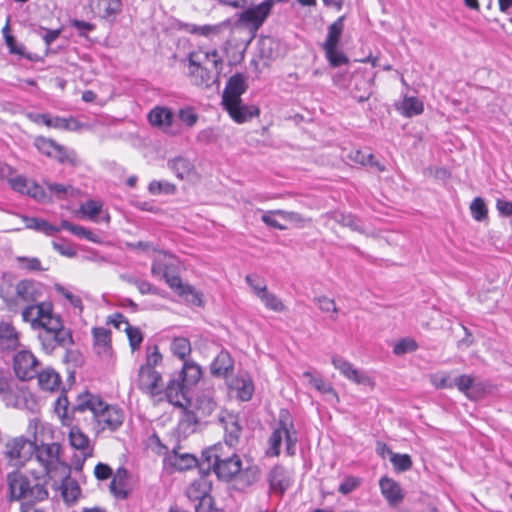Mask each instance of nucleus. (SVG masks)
Masks as SVG:
<instances>
[{
  "label": "nucleus",
  "instance_id": "473e14b6",
  "mask_svg": "<svg viewBox=\"0 0 512 512\" xmlns=\"http://www.w3.org/2000/svg\"><path fill=\"white\" fill-rule=\"evenodd\" d=\"M167 460L171 466L180 471L191 469L197 464V459L193 455L178 454L176 451H173Z\"/></svg>",
  "mask_w": 512,
  "mask_h": 512
},
{
  "label": "nucleus",
  "instance_id": "6ab92c4d",
  "mask_svg": "<svg viewBox=\"0 0 512 512\" xmlns=\"http://www.w3.org/2000/svg\"><path fill=\"white\" fill-rule=\"evenodd\" d=\"M332 364L344 377L356 384L367 385L371 383L370 377L365 372L356 369L352 363L343 357L334 356Z\"/></svg>",
  "mask_w": 512,
  "mask_h": 512
},
{
  "label": "nucleus",
  "instance_id": "69168bd1",
  "mask_svg": "<svg viewBox=\"0 0 512 512\" xmlns=\"http://www.w3.org/2000/svg\"><path fill=\"white\" fill-rule=\"evenodd\" d=\"M70 22L71 26L77 30L78 35L81 37H86L89 32L96 28L95 24L83 20L72 19Z\"/></svg>",
  "mask_w": 512,
  "mask_h": 512
},
{
  "label": "nucleus",
  "instance_id": "680f3d73",
  "mask_svg": "<svg viewBox=\"0 0 512 512\" xmlns=\"http://www.w3.org/2000/svg\"><path fill=\"white\" fill-rule=\"evenodd\" d=\"M316 302L322 312H332L333 314L330 317L331 319L336 320L338 310L333 299L326 296H320L316 298Z\"/></svg>",
  "mask_w": 512,
  "mask_h": 512
},
{
  "label": "nucleus",
  "instance_id": "f704fd0d",
  "mask_svg": "<svg viewBox=\"0 0 512 512\" xmlns=\"http://www.w3.org/2000/svg\"><path fill=\"white\" fill-rule=\"evenodd\" d=\"M237 391V397L242 401H248L251 399L254 391L252 380L248 377L236 378L233 384Z\"/></svg>",
  "mask_w": 512,
  "mask_h": 512
},
{
  "label": "nucleus",
  "instance_id": "c03bdc74",
  "mask_svg": "<svg viewBox=\"0 0 512 512\" xmlns=\"http://www.w3.org/2000/svg\"><path fill=\"white\" fill-rule=\"evenodd\" d=\"M390 461L397 472H405L412 467V460L408 454L392 453Z\"/></svg>",
  "mask_w": 512,
  "mask_h": 512
},
{
  "label": "nucleus",
  "instance_id": "39448f33",
  "mask_svg": "<svg viewBox=\"0 0 512 512\" xmlns=\"http://www.w3.org/2000/svg\"><path fill=\"white\" fill-rule=\"evenodd\" d=\"M223 444L219 443L205 450L202 454V468L207 464V469H213L218 478L229 481L234 478L242 469V462L239 456L233 451L225 456L222 453Z\"/></svg>",
  "mask_w": 512,
  "mask_h": 512
},
{
  "label": "nucleus",
  "instance_id": "f8f14e48",
  "mask_svg": "<svg viewBox=\"0 0 512 512\" xmlns=\"http://www.w3.org/2000/svg\"><path fill=\"white\" fill-rule=\"evenodd\" d=\"M196 415L187 412L185 414L186 421L189 423L196 424L197 418H207L217 409V403L214 397V390L211 388L205 389L200 392L196 398Z\"/></svg>",
  "mask_w": 512,
  "mask_h": 512
},
{
  "label": "nucleus",
  "instance_id": "aec40b11",
  "mask_svg": "<svg viewBox=\"0 0 512 512\" xmlns=\"http://www.w3.org/2000/svg\"><path fill=\"white\" fill-rule=\"evenodd\" d=\"M188 62L210 67L215 73H220L223 60L216 49L193 51L188 55Z\"/></svg>",
  "mask_w": 512,
  "mask_h": 512
},
{
  "label": "nucleus",
  "instance_id": "09e8293b",
  "mask_svg": "<svg viewBox=\"0 0 512 512\" xmlns=\"http://www.w3.org/2000/svg\"><path fill=\"white\" fill-rule=\"evenodd\" d=\"M93 337L95 344L102 347L104 350L110 347L111 332L104 327H96L93 329Z\"/></svg>",
  "mask_w": 512,
  "mask_h": 512
},
{
  "label": "nucleus",
  "instance_id": "a19ab883",
  "mask_svg": "<svg viewBox=\"0 0 512 512\" xmlns=\"http://www.w3.org/2000/svg\"><path fill=\"white\" fill-rule=\"evenodd\" d=\"M258 298L269 310L283 312L285 309L283 302L274 293L270 292L268 288Z\"/></svg>",
  "mask_w": 512,
  "mask_h": 512
},
{
  "label": "nucleus",
  "instance_id": "338daca9",
  "mask_svg": "<svg viewBox=\"0 0 512 512\" xmlns=\"http://www.w3.org/2000/svg\"><path fill=\"white\" fill-rule=\"evenodd\" d=\"M303 377L307 378L309 383L319 392L326 393L331 390V387L327 386L321 377L314 376L310 371H305Z\"/></svg>",
  "mask_w": 512,
  "mask_h": 512
},
{
  "label": "nucleus",
  "instance_id": "13d9d810",
  "mask_svg": "<svg viewBox=\"0 0 512 512\" xmlns=\"http://www.w3.org/2000/svg\"><path fill=\"white\" fill-rule=\"evenodd\" d=\"M361 485V479L355 476H347L339 485L338 491L343 495H348Z\"/></svg>",
  "mask_w": 512,
  "mask_h": 512
},
{
  "label": "nucleus",
  "instance_id": "a878e982",
  "mask_svg": "<svg viewBox=\"0 0 512 512\" xmlns=\"http://www.w3.org/2000/svg\"><path fill=\"white\" fill-rule=\"evenodd\" d=\"M202 374L201 368L193 361L185 360L183 367L177 377L187 386H192L198 382Z\"/></svg>",
  "mask_w": 512,
  "mask_h": 512
},
{
  "label": "nucleus",
  "instance_id": "37998d69",
  "mask_svg": "<svg viewBox=\"0 0 512 512\" xmlns=\"http://www.w3.org/2000/svg\"><path fill=\"white\" fill-rule=\"evenodd\" d=\"M185 29L187 32L192 34H198L201 36L209 37L212 35H216L219 33L221 26L220 25H195V24H186Z\"/></svg>",
  "mask_w": 512,
  "mask_h": 512
},
{
  "label": "nucleus",
  "instance_id": "bb28decb",
  "mask_svg": "<svg viewBox=\"0 0 512 512\" xmlns=\"http://www.w3.org/2000/svg\"><path fill=\"white\" fill-rule=\"evenodd\" d=\"M19 344L18 333L15 328L6 322L0 323V347L2 349H15Z\"/></svg>",
  "mask_w": 512,
  "mask_h": 512
},
{
  "label": "nucleus",
  "instance_id": "58836bf2",
  "mask_svg": "<svg viewBox=\"0 0 512 512\" xmlns=\"http://www.w3.org/2000/svg\"><path fill=\"white\" fill-rule=\"evenodd\" d=\"M52 128L65 130V131H78L83 125L74 117H59L55 116L52 118Z\"/></svg>",
  "mask_w": 512,
  "mask_h": 512
},
{
  "label": "nucleus",
  "instance_id": "ea45409f",
  "mask_svg": "<svg viewBox=\"0 0 512 512\" xmlns=\"http://www.w3.org/2000/svg\"><path fill=\"white\" fill-rule=\"evenodd\" d=\"M423 103L416 97H405L402 103V114L413 117L423 112Z\"/></svg>",
  "mask_w": 512,
  "mask_h": 512
},
{
  "label": "nucleus",
  "instance_id": "2f4dec72",
  "mask_svg": "<svg viewBox=\"0 0 512 512\" xmlns=\"http://www.w3.org/2000/svg\"><path fill=\"white\" fill-rule=\"evenodd\" d=\"M348 158L358 164H361L363 166H371L374 167L378 171H384L385 167L378 161L374 159V155L369 151L364 150H352Z\"/></svg>",
  "mask_w": 512,
  "mask_h": 512
},
{
  "label": "nucleus",
  "instance_id": "ddd939ff",
  "mask_svg": "<svg viewBox=\"0 0 512 512\" xmlns=\"http://www.w3.org/2000/svg\"><path fill=\"white\" fill-rule=\"evenodd\" d=\"M149 124L155 128L162 130L165 133L176 135L172 131V124L174 121L173 111L166 106H155L147 114Z\"/></svg>",
  "mask_w": 512,
  "mask_h": 512
},
{
  "label": "nucleus",
  "instance_id": "4468645a",
  "mask_svg": "<svg viewBox=\"0 0 512 512\" xmlns=\"http://www.w3.org/2000/svg\"><path fill=\"white\" fill-rule=\"evenodd\" d=\"M164 280L167 283V285L180 297L185 298L186 301L194 305H201V295L195 290L193 286L183 283L180 276L175 274L173 271L169 273L164 278Z\"/></svg>",
  "mask_w": 512,
  "mask_h": 512
},
{
  "label": "nucleus",
  "instance_id": "774afa93",
  "mask_svg": "<svg viewBox=\"0 0 512 512\" xmlns=\"http://www.w3.org/2000/svg\"><path fill=\"white\" fill-rule=\"evenodd\" d=\"M52 245L53 248L63 256L74 257L77 254L75 248L66 241H53Z\"/></svg>",
  "mask_w": 512,
  "mask_h": 512
},
{
  "label": "nucleus",
  "instance_id": "c756f323",
  "mask_svg": "<svg viewBox=\"0 0 512 512\" xmlns=\"http://www.w3.org/2000/svg\"><path fill=\"white\" fill-rule=\"evenodd\" d=\"M168 167L181 180L189 178L194 172V165L184 157H176L170 160Z\"/></svg>",
  "mask_w": 512,
  "mask_h": 512
},
{
  "label": "nucleus",
  "instance_id": "7c9ffc66",
  "mask_svg": "<svg viewBox=\"0 0 512 512\" xmlns=\"http://www.w3.org/2000/svg\"><path fill=\"white\" fill-rule=\"evenodd\" d=\"M233 369V360L226 351H221L210 366L211 373L215 376H224Z\"/></svg>",
  "mask_w": 512,
  "mask_h": 512
},
{
  "label": "nucleus",
  "instance_id": "5701e85b",
  "mask_svg": "<svg viewBox=\"0 0 512 512\" xmlns=\"http://www.w3.org/2000/svg\"><path fill=\"white\" fill-rule=\"evenodd\" d=\"M230 117L237 123H244L259 115V109L255 106L242 104L241 101L223 104Z\"/></svg>",
  "mask_w": 512,
  "mask_h": 512
},
{
  "label": "nucleus",
  "instance_id": "6e6d98bb",
  "mask_svg": "<svg viewBox=\"0 0 512 512\" xmlns=\"http://www.w3.org/2000/svg\"><path fill=\"white\" fill-rule=\"evenodd\" d=\"M59 228L68 230L72 234H74L80 238L91 239V235H92L91 231L87 230L86 228H84L82 226L74 225L67 220H62L61 226Z\"/></svg>",
  "mask_w": 512,
  "mask_h": 512
},
{
  "label": "nucleus",
  "instance_id": "603ef678",
  "mask_svg": "<svg viewBox=\"0 0 512 512\" xmlns=\"http://www.w3.org/2000/svg\"><path fill=\"white\" fill-rule=\"evenodd\" d=\"M245 280L257 297L267 289L265 280L257 274H249L245 277Z\"/></svg>",
  "mask_w": 512,
  "mask_h": 512
},
{
  "label": "nucleus",
  "instance_id": "1a4fd4ad",
  "mask_svg": "<svg viewBox=\"0 0 512 512\" xmlns=\"http://www.w3.org/2000/svg\"><path fill=\"white\" fill-rule=\"evenodd\" d=\"M212 482L202 475L195 479L186 489V496L194 503L195 512H211L214 500L211 496Z\"/></svg>",
  "mask_w": 512,
  "mask_h": 512
},
{
  "label": "nucleus",
  "instance_id": "423d86ee",
  "mask_svg": "<svg viewBox=\"0 0 512 512\" xmlns=\"http://www.w3.org/2000/svg\"><path fill=\"white\" fill-rule=\"evenodd\" d=\"M33 455L36 461L43 468L46 478H53L58 472L67 474L69 468L62 457V446L58 442H38L35 438Z\"/></svg>",
  "mask_w": 512,
  "mask_h": 512
},
{
  "label": "nucleus",
  "instance_id": "6e6552de",
  "mask_svg": "<svg viewBox=\"0 0 512 512\" xmlns=\"http://www.w3.org/2000/svg\"><path fill=\"white\" fill-rule=\"evenodd\" d=\"M345 16L338 17L333 23L328 26L327 36L322 44V49L325 57L332 67H340L349 62L348 57L339 48L340 40L344 30Z\"/></svg>",
  "mask_w": 512,
  "mask_h": 512
},
{
  "label": "nucleus",
  "instance_id": "2eb2a0df",
  "mask_svg": "<svg viewBox=\"0 0 512 512\" xmlns=\"http://www.w3.org/2000/svg\"><path fill=\"white\" fill-rule=\"evenodd\" d=\"M219 73H215L210 67L188 62V76L190 82L198 87L208 88L217 79Z\"/></svg>",
  "mask_w": 512,
  "mask_h": 512
},
{
  "label": "nucleus",
  "instance_id": "a211bd4d",
  "mask_svg": "<svg viewBox=\"0 0 512 512\" xmlns=\"http://www.w3.org/2000/svg\"><path fill=\"white\" fill-rule=\"evenodd\" d=\"M187 388L178 377H173L164 390L167 401L176 407L185 408L189 403Z\"/></svg>",
  "mask_w": 512,
  "mask_h": 512
},
{
  "label": "nucleus",
  "instance_id": "e2e57ef3",
  "mask_svg": "<svg viewBox=\"0 0 512 512\" xmlns=\"http://www.w3.org/2000/svg\"><path fill=\"white\" fill-rule=\"evenodd\" d=\"M13 383V381H9L7 377L0 373V396L6 405H19V402L12 401L10 396H8L9 394H7Z\"/></svg>",
  "mask_w": 512,
  "mask_h": 512
},
{
  "label": "nucleus",
  "instance_id": "9b49d317",
  "mask_svg": "<svg viewBox=\"0 0 512 512\" xmlns=\"http://www.w3.org/2000/svg\"><path fill=\"white\" fill-rule=\"evenodd\" d=\"M137 387L150 396H157L163 392L162 376L155 368L140 366Z\"/></svg>",
  "mask_w": 512,
  "mask_h": 512
},
{
  "label": "nucleus",
  "instance_id": "de8ad7c7",
  "mask_svg": "<svg viewBox=\"0 0 512 512\" xmlns=\"http://www.w3.org/2000/svg\"><path fill=\"white\" fill-rule=\"evenodd\" d=\"M35 146L40 153L51 158L58 146V143L50 138L40 136L35 139Z\"/></svg>",
  "mask_w": 512,
  "mask_h": 512
},
{
  "label": "nucleus",
  "instance_id": "412c9836",
  "mask_svg": "<svg viewBox=\"0 0 512 512\" xmlns=\"http://www.w3.org/2000/svg\"><path fill=\"white\" fill-rule=\"evenodd\" d=\"M219 421L224 428V444L229 448H235L240 440L242 428L237 420V417L232 414H221Z\"/></svg>",
  "mask_w": 512,
  "mask_h": 512
},
{
  "label": "nucleus",
  "instance_id": "c9c22d12",
  "mask_svg": "<svg viewBox=\"0 0 512 512\" xmlns=\"http://www.w3.org/2000/svg\"><path fill=\"white\" fill-rule=\"evenodd\" d=\"M191 343L188 338L175 337L171 342V351L174 356L185 361L191 353Z\"/></svg>",
  "mask_w": 512,
  "mask_h": 512
},
{
  "label": "nucleus",
  "instance_id": "dca6fc26",
  "mask_svg": "<svg viewBox=\"0 0 512 512\" xmlns=\"http://www.w3.org/2000/svg\"><path fill=\"white\" fill-rule=\"evenodd\" d=\"M93 14L103 20L112 22L122 10L121 0H89Z\"/></svg>",
  "mask_w": 512,
  "mask_h": 512
},
{
  "label": "nucleus",
  "instance_id": "b1692460",
  "mask_svg": "<svg viewBox=\"0 0 512 512\" xmlns=\"http://www.w3.org/2000/svg\"><path fill=\"white\" fill-rule=\"evenodd\" d=\"M69 443L70 445L81 452L84 458L91 457L93 455L94 447L89 437L77 427H71L69 431Z\"/></svg>",
  "mask_w": 512,
  "mask_h": 512
},
{
  "label": "nucleus",
  "instance_id": "79ce46f5",
  "mask_svg": "<svg viewBox=\"0 0 512 512\" xmlns=\"http://www.w3.org/2000/svg\"><path fill=\"white\" fill-rule=\"evenodd\" d=\"M148 191L152 195H171L176 191V186L166 180H153L148 185Z\"/></svg>",
  "mask_w": 512,
  "mask_h": 512
},
{
  "label": "nucleus",
  "instance_id": "f3484780",
  "mask_svg": "<svg viewBox=\"0 0 512 512\" xmlns=\"http://www.w3.org/2000/svg\"><path fill=\"white\" fill-rule=\"evenodd\" d=\"M248 85L245 75L237 73L229 78L222 95V104L241 101V95L246 91Z\"/></svg>",
  "mask_w": 512,
  "mask_h": 512
},
{
  "label": "nucleus",
  "instance_id": "3c124183",
  "mask_svg": "<svg viewBox=\"0 0 512 512\" xmlns=\"http://www.w3.org/2000/svg\"><path fill=\"white\" fill-rule=\"evenodd\" d=\"M418 345L415 340L411 338H403L399 340L393 347V353L397 356L404 355L408 352L417 350Z\"/></svg>",
  "mask_w": 512,
  "mask_h": 512
},
{
  "label": "nucleus",
  "instance_id": "4c0bfd02",
  "mask_svg": "<svg viewBox=\"0 0 512 512\" xmlns=\"http://www.w3.org/2000/svg\"><path fill=\"white\" fill-rule=\"evenodd\" d=\"M332 218L335 222L339 223L344 227H348L353 231L363 232L361 221L352 214H346L343 212H334Z\"/></svg>",
  "mask_w": 512,
  "mask_h": 512
},
{
  "label": "nucleus",
  "instance_id": "5fc2aeb1",
  "mask_svg": "<svg viewBox=\"0 0 512 512\" xmlns=\"http://www.w3.org/2000/svg\"><path fill=\"white\" fill-rule=\"evenodd\" d=\"M162 361V355L157 345H148L146 347V363L142 366H148L149 368H155Z\"/></svg>",
  "mask_w": 512,
  "mask_h": 512
},
{
  "label": "nucleus",
  "instance_id": "49530a36",
  "mask_svg": "<svg viewBox=\"0 0 512 512\" xmlns=\"http://www.w3.org/2000/svg\"><path fill=\"white\" fill-rule=\"evenodd\" d=\"M470 211L472 217L476 221H483L487 218L488 209L484 200L480 197H476L470 204Z\"/></svg>",
  "mask_w": 512,
  "mask_h": 512
},
{
  "label": "nucleus",
  "instance_id": "4be33fe9",
  "mask_svg": "<svg viewBox=\"0 0 512 512\" xmlns=\"http://www.w3.org/2000/svg\"><path fill=\"white\" fill-rule=\"evenodd\" d=\"M379 487L390 506L396 507L404 500L405 494L400 484L394 479L387 476L382 477L379 480Z\"/></svg>",
  "mask_w": 512,
  "mask_h": 512
},
{
  "label": "nucleus",
  "instance_id": "72a5a7b5",
  "mask_svg": "<svg viewBox=\"0 0 512 512\" xmlns=\"http://www.w3.org/2000/svg\"><path fill=\"white\" fill-rule=\"evenodd\" d=\"M61 164H69L76 166L79 163L77 153L73 149H69L63 145L58 144L52 157Z\"/></svg>",
  "mask_w": 512,
  "mask_h": 512
},
{
  "label": "nucleus",
  "instance_id": "9d476101",
  "mask_svg": "<svg viewBox=\"0 0 512 512\" xmlns=\"http://www.w3.org/2000/svg\"><path fill=\"white\" fill-rule=\"evenodd\" d=\"M39 361L30 352L22 350L16 353L13 360V368L16 376L23 381L31 380L36 377Z\"/></svg>",
  "mask_w": 512,
  "mask_h": 512
},
{
  "label": "nucleus",
  "instance_id": "f257e3e1",
  "mask_svg": "<svg viewBox=\"0 0 512 512\" xmlns=\"http://www.w3.org/2000/svg\"><path fill=\"white\" fill-rule=\"evenodd\" d=\"M42 287L31 280H22L15 286L13 302L23 306L22 319L38 330V339L42 349L51 354L56 348H68L73 344L70 329L64 327L62 319L53 311L49 302H39Z\"/></svg>",
  "mask_w": 512,
  "mask_h": 512
},
{
  "label": "nucleus",
  "instance_id": "20e7f679",
  "mask_svg": "<svg viewBox=\"0 0 512 512\" xmlns=\"http://www.w3.org/2000/svg\"><path fill=\"white\" fill-rule=\"evenodd\" d=\"M283 441L285 442L286 454L294 456L296 454L298 433L293 418L287 410H281L279 413L278 422L268 439L269 447L266 454L271 457L279 456Z\"/></svg>",
  "mask_w": 512,
  "mask_h": 512
},
{
  "label": "nucleus",
  "instance_id": "c85d7f7f",
  "mask_svg": "<svg viewBox=\"0 0 512 512\" xmlns=\"http://www.w3.org/2000/svg\"><path fill=\"white\" fill-rule=\"evenodd\" d=\"M26 228L52 236L61 231V228L50 224L48 221L36 217L23 216Z\"/></svg>",
  "mask_w": 512,
  "mask_h": 512
},
{
  "label": "nucleus",
  "instance_id": "bf43d9fd",
  "mask_svg": "<svg viewBox=\"0 0 512 512\" xmlns=\"http://www.w3.org/2000/svg\"><path fill=\"white\" fill-rule=\"evenodd\" d=\"M55 289L59 294L66 298L74 308H77L79 312L83 310L82 300L78 295L73 294L61 285H56Z\"/></svg>",
  "mask_w": 512,
  "mask_h": 512
},
{
  "label": "nucleus",
  "instance_id": "0eeeda50",
  "mask_svg": "<svg viewBox=\"0 0 512 512\" xmlns=\"http://www.w3.org/2000/svg\"><path fill=\"white\" fill-rule=\"evenodd\" d=\"M29 430H33V438L19 436L8 440L5 444L4 457L8 463L16 468L23 467L32 457L36 438L37 422L29 423Z\"/></svg>",
  "mask_w": 512,
  "mask_h": 512
},
{
  "label": "nucleus",
  "instance_id": "cd10ccee",
  "mask_svg": "<svg viewBox=\"0 0 512 512\" xmlns=\"http://www.w3.org/2000/svg\"><path fill=\"white\" fill-rule=\"evenodd\" d=\"M270 488L274 491L283 493L289 486V481L286 477V470L281 465L274 466L268 475Z\"/></svg>",
  "mask_w": 512,
  "mask_h": 512
},
{
  "label": "nucleus",
  "instance_id": "0e129e2a",
  "mask_svg": "<svg viewBox=\"0 0 512 512\" xmlns=\"http://www.w3.org/2000/svg\"><path fill=\"white\" fill-rule=\"evenodd\" d=\"M101 210V203L94 200H89L81 206V212L90 219H94L101 212Z\"/></svg>",
  "mask_w": 512,
  "mask_h": 512
},
{
  "label": "nucleus",
  "instance_id": "393cba45",
  "mask_svg": "<svg viewBox=\"0 0 512 512\" xmlns=\"http://www.w3.org/2000/svg\"><path fill=\"white\" fill-rule=\"evenodd\" d=\"M39 387L45 391H56L60 388L61 377L51 367H47L36 375Z\"/></svg>",
  "mask_w": 512,
  "mask_h": 512
},
{
  "label": "nucleus",
  "instance_id": "864d4df0",
  "mask_svg": "<svg viewBox=\"0 0 512 512\" xmlns=\"http://www.w3.org/2000/svg\"><path fill=\"white\" fill-rule=\"evenodd\" d=\"M453 386H456L461 392H463L467 397L471 398V389L474 385V378L470 375H460L455 378L452 383Z\"/></svg>",
  "mask_w": 512,
  "mask_h": 512
},
{
  "label": "nucleus",
  "instance_id": "a18cd8bd",
  "mask_svg": "<svg viewBox=\"0 0 512 512\" xmlns=\"http://www.w3.org/2000/svg\"><path fill=\"white\" fill-rule=\"evenodd\" d=\"M177 116L179 120L188 128L194 127L199 118L194 108L190 106L179 109Z\"/></svg>",
  "mask_w": 512,
  "mask_h": 512
},
{
  "label": "nucleus",
  "instance_id": "7ed1b4c3",
  "mask_svg": "<svg viewBox=\"0 0 512 512\" xmlns=\"http://www.w3.org/2000/svg\"><path fill=\"white\" fill-rule=\"evenodd\" d=\"M11 501L25 500L24 504H35L48 498V479L35 472L25 474L19 470L12 471L6 477Z\"/></svg>",
  "mask_w": 512,
  "mask_h": 512
},
{
  "label": "nucleus",
  "instance_id": "e433bc0d",
  "mask_svg": "<svg viewBox=\"0 0 512 512\" xmlns=\"http://www.w3.org/2000/svg\"><path fill=\"white\" fill-rule=\"evenodd\" d=\"M7 394H9L8 396H10L12 401L19 402V405H10L11 407L25 408L27 406L30 394L24 385L18 386L16 383H13Z\"/></svg>",
  "mask_w": 512,
  "mask_h": 512
},
{
  "label": "nucleus",
  "instance_id": "052dcab7",
  "mask_svg": "<svg viewBox=\"0 0 512 512\" xmlns=\"http://www.w3.org/2000/svg\"><path fill=\"white\" fill-rule=\"evenodd\" d=\"M47 189L55 194L59 199H65L69 194H72L73 188L70 185L59 183H46Z\"/></svg>",
  "mask_w": 512,
  "mask_h": 512
},
{
  "label": "nucleus",
  "instance_id": "f03ea898",
  "mask_svg": "<svg viewBox=\"0 0 512 512\" xmlns=\"http://www.w3.org/2000/svg\"><path fill=\"white\" fill-rule=\"evenodd\" d=\"M75 412L89 411L92 415V430L98 435L106 430L115 432L124 422V411L111 405L100 396L88 391L79 394L74 406Z\"/></svg>",
  "mask_w": 512,
  "mask_h": 512
},
{
  "label": "nucleus",
  "instance_id": "8fccbe9b",
  "mask_svg": "<svg viewBox=\"0 0 512 512\" xmlns=\"http://www.w3.org/2000/svg\"><path fill=\"white\" fill-rule=\"evenodd\" d=\"M125 331L129 340L131 350L133 352L138 350L143 341V334L141 330L138 327L128 325V327H125Z\"/></svg>",
  "mask_w": 512,
  "mask_h": 512
},
{
  "label": "nucleus",
  "instance_id": "4d7b16f0",
  "mask_svg": "<svg viewBox=\"0 0 512 512\" xmlns=\"http://www.w3.org/2000/svg\"><path fill=\"white\" fill-rule=\"evenodd\" d=\"M172 272V267L164 260H155L152 263L151 273L153 276L164 279L169 273Z\"/></svg>",
  "mask_w": 512,
  "mask_h": 512
}]
</instances>
